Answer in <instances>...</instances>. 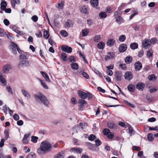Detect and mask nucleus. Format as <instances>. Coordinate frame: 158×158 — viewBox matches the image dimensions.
<instances>
[{
  "mask_svg": "<svg viewBox=\"0 0 158 158\" xmlns=\"http://www.w3.org/2000/svg\"><path fill=\"white\" fill-rule=\"evenodd\" d=\"M51 145L47 141L43 142L41 144L40 147L37 149V152L40 154H42L46 152L51 150Z\"/></svg>",
  "mask_w": 158,
  "mask_h": 158,
  "instance_id": "f257e3e1",
  "label": "nucleus"
},
{
  "mask_svg": "<svg viewBox=\"0 0 158 158\" xmlns=\"http://www.w3.org/2000/svg\"><path fill=\"white\" fill-rule=\"evenodd\" d=\"M34 97L36 101H39L40 100L45 106H48L49 102L47 98L42 93H40L39 95L34 94Z\"/></svg>",
  "mask_w": 158,
  "mask_h": 158,
  "instance_id": "f03ea898",
  "label": "nucleus"
},
{
  "mask_svg": "<svg viewBox=\"0 0 158 158\" xmlns=\"http://www.w3.org/2000/svg\"><path fill=\"white\" fill-rule=\"evenodd\" d=\"M77 94L78 96L83 99H85L88 98V100H90L92 98V94L89 92H86L85 93L80 90H78Z\"/></svg>",
  "mask_w": 158,
  "mask_h": 158,
  "instance_id": "7ed1b4c3",
  "label": "nucleus"
},
{
  "mask_svg": "<svg viewBox=\"0 0 158 158\" xmlns=\"http://www.w3.org/2000/svg\"><path fill=\"white\" fill-rule=\"evenodd\" d=\"M103 133L105 135H106L108 139H112L114 137L113 133L110 132V130L107 128L103 129Z\"/></svg>",
  "mask_w": 158,
  "mask_h": 158,
  "instance_id": "20e7f679",
  "label": "nucleus"
},
{
  "mask_svg": "<svg viewBox=\"0 0 158 158\" xmlns=\"http://www.w3.org/2000/svg\"><path fill=\"white\" fill-rule=\"evenodd\" d=\"M115 53L114 52H109L108 53L107 55L104 58L105 61H107L109 59L114 58L115 56Z\"/></svg>",
  "mask_w": 158,
  "mask_h": 158,
  "instance_id": "39448f33",
  "label": "nucleus"
},
{
  "mask_svg": "<svg viewBox=\"0 0 158 158\" xmlns=\"http://www.w3.org/2000/svg\"><path fill=\"white\" fill-rule=\"evenodd\" d=\"M127 46L124 44H121L118 48V51L121 53L125 52L127 49Z\"/></svg>",
  "mask_w": 158,
  "mask_h": 158,
  "instance_id": "423d86ee",
  "label": "nucleus"
},
{
  "mask_svg": "<svg viewBox=\"0 0 158 158\" xmlns=\"http://www.w3.org/2000/svg\"><path fill=\"white\" fill-rule=\"evenodd\" d=\"M73 23L70 19H68L64 23V27L66 28H69L73 25Z\"/></svg>",
  "mask_w": 158,
  "mask_h": 158,
  "instance_id": "0eeeda50",
  "label": "nucleus"
},
{
  "mask_svg": "<svg viewBox=\"0 0 158 158\" xmlns=\"http://www.w3.org/2000/svg\"><path fill=\"white\" fill-rule=\"evenodd\" d=\"M133 77V75L130 71H127L124 74L125 79L128 81L132 79Z\"/></svg>",
  "mask_w": 158,
  "mask_h": 158,
  "instance_id": "6e6552de",
  "label": "nucleus"
},
{
  "mask_svg": "<svg viewBox=\"0 0 158 158\" xmlns=\"http://www.w3.org/2000/svg\"><path fill=\"white\" fill-rule=\"evenodd\" d=\"M11 43L12 44L10 46V49L14 54H16L17 53L16 49H17L18 46L16 44L13 42H12Z\"/></svg>",
  "mask_w": 158,
  "mask_h": 158,
  "instance_id": "1a4fd4ad",
  "label": "nucleus"
},
{
  "mask_svg": "<svg viewBox=\"0 0 158 158\" xmlns=\"http://www.w3.org/2000/svg\"><path fill=\"white\" fill-rule=\"evenodd\" d=\"M107 125V127L109 128L114 129L117 128V125L111 121L108 122Z\"/></svg>",
  "mask_w": 158,
  "mask_h": 158,
  "instance_id": "9d476101",
  "label": "nucleus"
},
{
  "mask_svg": "<svg viewBox=\"0 0 158 158\" xmlns=\"http://www.w3.org/2000/svg\"><path fill=\"white\" fill-rule=\"evenodd\" d=\"M151 43V42L150 40L147 39H145L142 42V46L144 48H146L148 47Z\"/></svg>",
  "mask_w": 158,
  "mask_h": 158,
  "instance_id": "9b49d317",
  "label": "nucleus"
},
{
  "mask_svg": "<svg viewBox=\"0 0 158 158\" xmlns=\"http://www.w3.org/2000/svg\"><path fill=\"white\" fill-rule=\"evenodd\" d=\"M61 49L63 51L67 53H70L72 52V48H71L67 46H62L61 47Z\"/></svg>",
  "mask_w": 158,
  "mask_h": 158,
  "instance_id": "f8f14e48",
  "label": "nucleus"
},
{
  "mask_svg": "<svg viewBox=\"0 0 158 158\" xmlns=\"http://www.w3.org/2000/svg\"><path fill=\"white\" fill-rule=\"evenodd\" d=\"M145 86L144 84L142 82H140L137 84L136 85V88L140 90H143Z\"/></svg>",
  "mask_w": 158,
  "mask_h": 158,
  "instance_id": "ddd939ff",
  "label": "nucleus"
},
{
  "mask_svg": "<svg viewBox=\"0 0 158 158\" xmlns=\"http://www.w3.org/2000/svg\"><path fill=\"white\" fill-rule=\"evenodd\" d=\"M135 68L136 71L140 70L142 67L141 63L139 61L135 62L134 64Z\"/></svg>",
  "mask_w": 158,
  "mask_h": 158,
  "instance_id": "4468645a",
  "label": "nucleus"
},
{
  "mask_svg": "<svg viewBox=\"0 0 158 158\" xmlns=\"http://www.w3.org/2000/svg\"><path fill=\"white\" fill-rule=\"evenodd\" d=\"M123 75L121 72L117 71L115 73V77L118 81H120L121 80V78Z\"/></svg>",
  "mask_w": 158,
  "mask_h": 158,
  "instance_id": "2eb2a0df",
  "label": "nucleus"
},
{
  "mask_svg": "<svg viewBox=\"0 0 158 158\" xmlns=\"http://www.w3.org/2000/svg\"><path fill=\"white\" fill-rule=\"evenodd\" d=\"M115 43V40L113 39H109L106 43V44L109 46H113Z\"/></svg>",
  "mask_w": 158,
  "mask_h": 158,
  "instance_id": "dca6fc26",
  "label": "nucleus"
},
{
  "mask_svg": "<svg viewBox=\"0 0 158 158\" xmlns=\"http://www.w3.org/2000/svg\"><path fill=\"white\" fill-rule=\"evenodd\" d=\"M11 67L10 65L7 64L4 65L3 67V71L4 73L8 72L11 69Z\"/></svg>",
  "mask_w": 158,
  "mask_h": 158,
  "instance_id": "f3484780",
  "label": "nucleus"
},
{
  "mask_svg": "<svg viewBox=\"0 0 158 158\" xmlns=\"http://www.w3.org/2000/svg\"><path fill=\"white\" fill-rule=\"evenodd\" d=\"M11 27L12 30L18 34H19L20 35L23 34V32L19 31L16 26L15 25H12Z\"/></svg>",
  "mask_w": 158,
  "mask_h": 158,
  "instance_id": "a211bd4d",
  "label": "nucleus"
},
{
  "mask_svg": "<svg viewBox=\"0 0 158 158\" xmlns=\"http://www.w3.org/2000/svg\"><path fill=\"white\" fill-rule=\"evenodd\" d=\"M40 73L47 81L48 82H50V81L49 78V76L45 72L41 71L40 72Z\"/></svg>",
  "mask_w": 158,
  "mask_h": 158,
  "instance_id": "6ab92c4d",
  "label": "nucleus"
},
{
  "mask_svg": "<svg viewBox=\"0 0 158 158\" xmlns=\"http://www.w3.org/2000/svg\"><path fill=\"white\" fill-rule=\"evenodd\" d=\"M135 88V86L132 84H130L127 86L128 90L131 92H133L134 91Z\"/></svg>",
  "mask_w": 158,
  "mask_h": 158,
  "instance_id": "aec40b11",
  "label": "nucleus"
},
{
  "mask_svg": "<svg viewBox=\"0 0 158 158\" xmlns=\"http://www.w3.org/2000/svg\"><path fill=\"white\" fill-rule=\"evenodd\" d=\"M107 14L104 11H102L99 14V16L101 19H104L106 17Z\"/></svg>",
  "mask_w": 158,
  "mask_h": 158,
  "instance_id": "412c9836",
  "label": "nucleus"
},
{
  "mask_svg": "<svg viewBox=\"0 0 158 158\" xmlns=\"http://www.w3.org/2000/svg\"><path fill=\"white\" fill-rule=\"evenodd\" d=\"M70 65L71 69L73 70H77L78 69V65L77 63H73Z\"/></svg>",
  "mask_w": 158,
  "mask_h": 158,
  "instance_id": "4be33fe9",
  "label": "nucleus"
},
{
  "mask_svg": "<svg viewBox=\"0 0 158 158\" xmlns=\"http://www.w3.org/2000/svg\"><path fill=\"white\" fill-rule=\"evenodd\" d=\"M72 151L77 153H81L82 152V149L81 148H73L71 149Z\"/></svg>",
  "mask_w": 158,
  "mask_h": 158,
  "instance_id": "5701e85b",
  "label": "nucleus"
},
{
  "mask_svg": "<svg viewBox=\"0 0 158 158\" xmlns=\"http://www.w3.org/2000/svg\"><path fill=\"white\" fill-rule=\"evenodd\" d=\"M80 11L85 14H88V9L85 6H83L81 7Z\"/></svg>",
  "mask_w": 158,
  "mask_h": 158,
  "instance_id": "b1692460",
  "label": "nucleus"
},
{
  "mask_svg": "<svg viewBox=\"0 0 158 158\" xmlns=\"http://www.w3.org/2000/svg\"><path fill=\"white\" fill-rule=\"evenodd\" d=\"M64 153L63 151H61L57 153L55 156V158H64Z\"/></svg>",
  "mask_w": 158,
  "mask_h": 158,
  "instance_id": "393cba45",
  "label": "nucleus"
},
{
  "mask_svg": "<svg viewBox=\"0 0 158 158\" xmlns=\"http://www.w3.org/2000/svg\"><path fill=\"white\" fill-rule=\"evenodd\" d=\"M0 6L1 9L3 10H4L7 6L6 2L5 1L2 2L0 3Z\"/></svg>",
  "mask_w": 158,
  "mask_h": 158,
  "instance_id": "a878e982",
  "label": "nucleus"
},
{
  "mask_svg": "<svg viewBox=\"0 0 158 158\" xmlns=\"http://www.w3.org/2000/svg\"><path fill=\"white\" fill-rule=\"evenodd\" d=\"M132 60V58L131 56H127L125 59V62L127 64H130L131 63Z\"/></svg>",
  "mask_w": 158,
  "mask_h": 158,
  "instance_id": "bb28decb",
  "label": "nucleus"
},
{
  "mask_svg": "<svg viewBox=\"0 0 158 158\" xmlns=\"http://www.w3.org/2000/svg\"><path fill=\"white\" fill-rule=\"evenodd\" d=\"M29 135H28L25 134L22 140L23 143L24 144H27L28 143V140L27 139Z\"/></svg>",
  "mask_w": 158,
  "mask_h": 158,
  "instance_id": "cd10ccee",
  "label": "nucleus"
},
{
  "mask_svg": "<svg viewBox=\"0 0 158 158\" xmlns=\"http://www.w3.org/2000/svg\"><path fill=\"white\" fill-rule=\"evenodd\" d=\"M21 92L23 95L27 98H30V95L26 91L22 89L21 90Z\"/></svg>",
  "mask_w": 158,
  "mask_h": 158,
  "instance_id": "c85d7f7f",
  "label": "nucleus"
},
{
  "mask_svg": "<svg viewBox=\"0 0 158 158\" xmlns=\"http://www.w3.org/2000/svg\"><path fill=\"white\" fill-rule=\"evenodd\" d=\"M138 44L135 42L131 43L130 45V47L131 49L134 50L138 48Z\"/></svg>",
  "mask_w": 158,
  "mask_h": 158,
  "instance_id": "c756f323",
  "label": "nucleus"
},
{
  "mask_svg": "<svg viewBox=\"0 0 158 158\" xmlns=\"http://www.w3.org/2000/svg\"><path fill=\"white\" fill-rule=\"evenodd\" d=\"M105 44L103 42H100L97 44L98 48L100 49H103L104 48Z\"/></svg>",
  "mask_w": 158,
  "mask_h": 158,
  "instance_id": "7c9ffc66",
  "label": "nucleus"
},
{
  "mask_svg": "<svg viewBox=\"0 0 158 158\" xmlns=\"http://www.w3.org/2000/svg\"><path fill=\"white\" fill-rule=\"evenodd\" d=\"M20 58L22 60H27L29 58V55L27 54H23L19 56Z\"/></svg>",
  "mask_w": 158,
  "mask_h": 158,
  "instance_id": "2f4dec72",
  "label": "nucleus"
},
{
  "mask_svg": "<svg viewBox=\"0 0 158 158\" xmlns=\"http://www.w3.org/2000/svg\"><path fill=\"white\" fill-rule=\"evenodd\" d=\"M90 2L92 6L95 7L98 5V0H91Z\"/></svg>",
  "mask_w": 158,
  "mask_h": 158,
  "instance_id": "473e14b6",
  "label": "nucleus"
},
{
  "mask_svg": "<svg viewBox=\"0 0 158 158\" xmlns=\"http://www.w3.org/2000/svg\"><path fill=\"white\" fill-rule=\"evenodd\" d=\"M20 64L26 66H28L30 65L29 62L27 60H21L20 62Z\"/></svg>",
  "mask_w": 158,
  "mask_h": 158,
  "instance_id": "72a5a7b5",
  "label": "nucleus"
},
{
  "mask_svg": "<svg viewBox=\"0 0 158 158\" xmlns=\"http://www.w3.org/2000/svg\"><path fill=\"white\" fill-rule=\"evenodd\" d=\"M38 80L40 81L41 85L46 89H48V87L46 85V83L42 80L39 78H38Z\"/></svg>",
  "mask_w": 158,
  "mask_h": 158,
  "instance_id": "f704fd0d",
  "label": "nucleus"
},
{
  "mask_svg": "<svg viewBox=\"0 0 158 158\" xmlns=\"http://www.w3.org/2000/svg\"><path fill=\"white\" fill-rule=\"evenodd\" d=\"M89 33V30L88 29H85L82 31V35L83 37L87 35Z\"/></svg>",
  "mask_w": 158,
  "mask_h": 158,
  "instance_id": "c9c22d12",
  "label": "nucleus"
},
{
  "mask_svg": "<svg viewBox=\"0 0 158 158\" xmlns=\"http://www.w3.org/2000/svg\"><path fill=\"white\" fill-rule=\"evenodd\" d=\"M156 77L155 75L153 74L149 75L148 77V79L150 81H155L156 79Z\"/></svg>",
  "mask_w": 158,
  "mask_h": 158,
  "instance_id": "e433bc0d",
  "label": "nucleus"
},
{
  "mask_svg": "<svg viewBox=\"0 0 158 158\" xmlns=\"http://www.w3.org/2000/svg\"><path fill=\"white\" fill-rule=\"evenodd\" d=\"M61 59L64 61H65L67 59V55L65 53H62L61 55Z\"/></svg>",
  "mask_w": 158,
  "mask_h": 158,
  "instance_id": "4c0bfd02",
  "label": "nucleus"
},
{
  "mask_svg": "<svg viewBox=\"0 0 158 158\" xmlns=\"http://www.w3.org/2000/svg\"><path fill=\"white\" fill-rule=\"evenodd\" d=\"M126 38V36L125 35H121L119 37V41L121 42H123L125 40Z\"/></svg>",
  "mask_w": 158,
  "mask_h": 158,
  "instance_id": "58836bf2",
  "label": "nucleus"
},
{
  "mask_svg": "<svg viewBox=\"0 0 158 158\" xmlns=\"http://www.w3.org/2000/svg\"><path fill=\"white\" fill-rule=\"evenodd\" d=\"M79 103L81 105V106H82L87 104L86 101L83 99L80 100L79 101Z\"/></svg>",
  "mask_w": 158,
  "mask_h": 158,
  "instance_id": "ea45409f",
  "label": "nucleus"
},
{
  "mask_svg": "<svg viewBox=\"0 0 158 158\" xmlns=\"http://www.w3.org/2000/svg\"><path fill=\"white\" fill-rule=\"evenodd\" d=\"M60 34L63 36L66 37L68 35L67 32L65 30H61L60 31Z\"/></svg>",
  "mask_w": 158,
  "mask_h": 158,
  "instance_id": "a19ab883",
  "label": "nucleus"
},
{
  "mask_svg": "<svg viewBox=\"0 0 158 158\" xmlns=\"http://www.w3.org/2000/svg\"><path fill=\"white\" fill-rule=\"evenodd\" d=\"M43 36L45 39H48V38L49 35L48 31H44L43 32Z\"/></svg>",
  "mask_w": 158,
  "mask_h": 158,
  "instance_id": "79ce46f5",
  "label": "nucleus"
},
{
  "mask_svg": "<svg viewBox=\"0 0 158 158\" xmlns=\"http://www.w3.org/2000/svg\"><path fill=\"white\" fill-rule=\"evenodd\" d=\"M86 145L88 148L90 150H93L94 148V145L89 143H87Z\"/></svg>",
  "mask_w": 158,
  "mask_h": 158,
  "instance_id": "37998d69",
  "label": "nucleus"
},
{
  "mask_svg": "<svg viewBox=\"0 0 158 158\" xmlns=\"http://www.w3.org/2000/svg\"><path fill=\"white\" fill-rule=\"evenodd\" d=\"M101 39V36L100 35H97L95 36L94 38V41L98 42Z\"/></svg>",
  "mask_w": 158,
  "mask_h": 158,
  "instance_id": "c03bdc74",
  "label": "nucleus"
},
{
  "mask_svg": "<svg viewBox=\"0 0 158 158\" xmlns=\"http://www.w3.org/2000/svg\"><path fill=\"white\" fill-rule=\"evenodd\" d=\"M153 55L152 51V50H148L147 52V56L148 58L152 56Z\"/></svg>",
  "mask_w": 158,
  "mask_h": 158,
  "instance_id": "a18cd8bd",
  "label": "nucleus"
},
{
  "mask_svg": "<svg viewBox=\"0 0 158 158\" xmlns=\"http://www.w3.org/2000/svg\"><path fill=\"white\" fill-rule=\"evenodd\" d=\"M31 141L34 143H36L38 139V137L36 136H32L31 137Z\"/></svg>",
  "mask_w": 158,
  "mask_h": 158,
  "instance_id": "49530a36",
  "label": "nucleus"
},
{
  "mask_svg": "<svg viewBox=\"0 0 158 158\" xmlns=\"http://www.w3.org/2000/svg\"><path fill=\"white\" fill-rule=\"evenodd\" d=\"M35 154L33 152H30L27 156V158H35Z\"/></svg>",
  "mask_w": 158,
  "mask_h": 158,
  "instance_id": "de8ad7c7",
  "label": "nucleus"
},
{
  "mask_svg": "<svg viewBox=\"0 0 158 158\" xmlns=\"http://www.w3.org/2000/svg\"><path fill=\"white\" fill-rule=\"evenodd\" d=\"M81 74L86 79H89V76L84 71H81Z\"/></svg>",
  "mask_w": 158,
  "mask_h": 158,
  "instance_id": "09e8293b",
  "label": "nucleus"
},
{
  "mask_svg": "<svg viewBox=\"0 0 158 158\" xmlns=\"http://www.w3.org/2000/svg\"><path fill=\"white\" fill-rule=\"evenodd\" d=\"M147 138L148 140L150 141H152L153 139L152 137V133H150L148 134Z\"/></svg>",
  "mask_w": 158,
  "mask_h": 158,
  "instance_id": "8fccbe9b",
  "label": "nucleus"
},
{
  "mask_svg": "<svg viewBox=\"0 0 158 158\" xmlns=\"http://www.w3.org/2000/svg\"><path fill=\"white\" fill-rule=\"evenodd\" d=\"M69 60L71 62L73 63L76 61V59L73 56H70L69 57Z\"/></svg>",
  "mask_w": 158,
  "mask_h": 158,
  "instance_id": "3c124183",
  "label": "nucleus"
},
{
  "mask_svg": "<svg viewBox=\"0 0 158 158\" xmlns=\"http://www.w3.org/2000/svg\"><path fill=\"white\" fill-rule=\"evenodd\" d=\"M0 81L4 85H6V81L3 77L2 78H0Z\"/></svg>",
  "mask_w": 158,
  "mask_h": 158,
  "instance_id": "603ef678",
  "label": "nucleus"
},
{
  "mask_svg": "<svg viewBox=\"0 0 158 158\" xmlns=\"http://www.w3.org/2000/svg\"><path fill=\"white\" fill-rule=\"evenodd\" d=\"M64 2H61V3H59L58 4V8L59 9H62L63 8L64 6Z\"/></svg>",
  "mask_w": 158,
  "mask_h": 158,
  "instance_id": "864d4df0",
  "label": "nucleus"
},
{
  "mask_svg": "<svg viewBox=\"0 0 158 158\" xmlns=\"http://www.w3.org/2000/svg\"><path fill=\"white\" fill-rule=\"evenodd\" d=\"M95 144L97 146H99L102 143L98 139H97L95 140Z\"/></svg>",
  "mask_w": 158,
  "mask_h": 158,
  "instance_id": "5fc2aeb1",
  "label": "nucleus"
},
{
  "mask_svg": "<svg viewBox=\"0 0 158 158\" xmlns=\"http://www.w3.org/2000/svg\"><path fill=\"white\" fill-rule=\"evenodd\" d=\"M138 13V11L137 10H134L133 11V13L129 17L130 19H132L134 16L136 15H137Z\"/></svg>",
  "mask_w": 158,
  "mask_h": 158,
  "instance_id": "6e6d98bb",
  "label": "nucleus"
},
{
  "mask_svg": "<svg viewBox=\"0 0 158 158\" xmlns=\"http://www.w3.org/2000/svg\"><path fill=\"white\" fill-rule=\"evenodd\" d=\"M124 102L128 106H129L130 107L132 108H134L135 107V106L134 105L131 104L127 101H124Z\"/></svg>",
  "mask_w": 158,
  "mask_h": 158,
  "instance_id": "4d7b16f0",
  "label": "nucleus"
},
{
  "mask_svg": "<svg viewBox=\"0 0 158 158\" xmlns=\"http://www.w3.org/2000/svg\"><path fill=\"white\" fill-rule=\"evenodd\" d=\"M119 66H120L121 69L123 70H125L127 68V65L125 64H119Z\"/></svg>",
  "mask_w": 158,
  "mask_h": 158,
  "instance_id": "13d9d810",
  "label": "nucleus"
},
{
  "mask_svg": "<svg viewBox=\"0 0 158 158\" xmlns=\"http://www.w3.org/2000/svg\"><path fill=\"white\" fill-rule=\"evenodd\" d=\"M96 138V136L94 135H90L89 137V139L91 141L93 140Z\"/></svg>",
  "mask_w": 158,
  "mask_h": 158,
  "instance_id": "bf43d9fd",
  "label": "nucleus"
},
{
  "mask_svg": "<svg viewBox=\"0 0 158 158\" xmlns=\"http://www.w3.org/2000/svg\"><path fill=\"white\" fill-rule=\"evenodd\" d=\"M31 19L34 22H36L38 20V17L36 15H34L32 17Z\"/></svg>",
  "mask_w": 158,
  "mask_h": 158,
  "instance_id": "052dcab7",
  "label": "nucleus"
},
{
  "mask_svg": "<svg viewBox=\"0 0 158 158\" xmlns=\"http://www.w3.org/2000/svg\"><path fill=\"white\" fill-rule=\"evenodd\" d=\"M144 54V52L142 50H141L139 51L138 52V56L139 57H141Z\"/></svg>",
  "mask_w": 158,
  "mask_h": 158,
  "instance_id": "680f3d73",
  "label": "nucleus"
},
{
  "mask_svg": "<svg viewBox=\"0 0 158 158\" xmlns=\"http://www.w3.org/2000/svg\"><path fill=\"white\" fill-rule=\"evenodd\" d=\"M3 23L6 26H8L10 24L9 21L7 19H5L4 20Z\"/></svg>",
  "mask_w": 158,
  "mask_h": 158,
  "instance_id": "e2e57ef3",
  "label": "nucleus"
},
{
  "mask_svg": "<svg viewBox=\"0 0 158 158\" xmlns=\"http://www.w3.org/2000/svg\"><path fill=\"white\" fill-rule=\"evenodd\" d=\"M6 88L7 90L10 93L12 94H13V91L10 86H7Z\"/></svg>",
  "mask_w": 158,
  "mask_h": 158,
  "instance_id": "0e129e2a",
  "label": "nucleus"
},
{
  "mask_svg": "<svg viewBox=\"0 0 158 158\" xmlns=\"http://www.w3.org/2000/svg\"><path fill=\"white\" fill-rule=\"evenodd\" d=\"M118 124L119 126H122L123 127H125V128L127 127L126 125L123 122H119L118 123Z\"/></svg>",
  "mask_w": 158,
  "mask_h": 158,
  "instance_id": "69168bd1",
  "label": "nucleus"
},
{
  "mask_svg": "<svg viewBox=\"0 0 158 158\" xmlns=\"http://www.w3.org/2000/svg\"><path fill=\"white\" fill-rule=\"evenodd\" d=\"M150 40L151 43L154 44L156 43V41H157V39L156 38L154 37L152 38Z\"/></svg>",
  "mask_w": 158,
  "mask_h": 158,
  "instance_id": "338daca9",
  "label": "nucleus"
},
{
  "mask_svg": "<svg viewBox=\"0 0 158 158\" xmlns=\"http://www.w3.org/2000/svg\"><path fill=\"white\" fill-rule=\"evenodd\" d=\"M71 102L73 104H74L77 102V100L74 98H73L71 99Z\"/></svg>",
  "mask_w": 158,
  "mask_h": 158,
  "instance_id": "774afa93",
  "label": "nucleus"
}]
</instances>
